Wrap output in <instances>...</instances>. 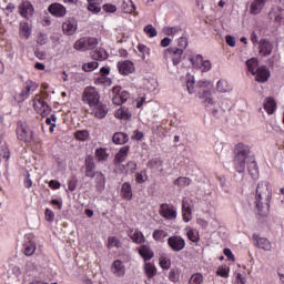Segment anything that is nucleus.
I'll list each match as a JSON object with an SVG mask.
<instances>
[{"instance_id": "obj_43", "label": "nucleus", "mask_w": 284, "mask_h": 284, "mask_svg": "<svg viewBox=\"0 0 284 284\" xmlns=\"http://www.w3.org/2000/svg\"><path fill=\"white\" fill-rule=\"evenodd\" d=\"M31 30H30V24L28 22L21 23L20 24V37L23 39H30Z\"/></svg>"}, {"instance_id": "obj_21", "label": "nucleus", "mask_w": 284, "mask_h": 284, "mask_svg": "<svg viewBox=\"0 0 284 284\" xmlns=\"http://www.w3.org/2000/svg\"><path fill=\"white\" fill-rule=\"evenodd\" d=\"M97 165L94 164V160L92 156L88 155L85 159V176L89 179H94L97 172H94Z\"/></svg>"}, {"instance_id": "obj_5", "label": "nucleus", "mask_w": 284, "mask_h": 284, "mask_svg": "<svg viewBox=\"0 0 284 284\" xmlns=\"http://www.w3.org/2000/svg\"><path fill=\"white\" fill-rule=\"evenodd\" d=\"M99 45V40L97 38H80L75 41L73 48L80 52H85L88 50H94Z\"/></svg>"}, {"instance_id": "obj_44", "label": "nucleus", "mask_w": 284, "mask_h": 284, "mask_svg": "<svg viewBox=\"0 0 284 284\" xmlns=\"http://www.w3.org/2000/svg\"><path fill=\"white\" fill-rule=\"evenodd\" d=\"M247 170L252 179H258V166L256 165V162H250L247 165Z\"/></svg>"}, {"instance_id": "obj_61", "label": "nucleus", "mask_w": 284, "mask_h": 284, "mask_svg": "<svg viewBox=\"0 0 284 284\" xmlns=\"http://www.w3.org/2000/svg\"><path fill=\"white\" fill-rule=\"evenodd\" d=\"M78 182L79 181L74 176L69 180L68 187H69L70 192H74L77 190Z\"/></svg>"}, {"instance_id": "obj_49", "label": "nucleus", "mask_w": 284, "mask_h": 284, "mask_svg": "<svg viewBox=\"0 0 284 284\" xmlns=\"http://www.w3.org/2000/svg\"><path fill=\"white\" fill-rule=\"evenodd\" d=\"M122 10L126 14H132V12H134V10H136V7L134 6V2H132V0H129L128 2H124L122 4Z\"/></svg>"}, {"instance_id": "obj_19", "label": "nucleus", "mask_w": 284, "mask_h": 284, "mask_svg": "<svg viewBox=\"0 0 284 284\" xmlns=\"http://www.w3.org/2000/svg\"><path fill=\"white\" fill-rule=\"evenodd\" d=\"M130 152V146L125 145L120 149V151L114 156V165L115 168H121V164L125 159H128V154Z\"/></svg>"}, {"instance_id": "obj_38", "label": "nucleus", "mask_w": 284, "mask_h": 284, "mask_svg": "<svg viewBox=\"0 0 284 284\" xmlns=\"http://www.w3.org/2000/svg\"><path fill=\"white\" fill-rule=\"evenodd\" d=\"M257 247L261 250H265V252H270L272 250V243L268 242L265 237H260L256 242Z\"/></svg>"}, {"instance_id": "obj_18", "label": "nucleus", "mask_w": 284, "mask_h": 284, "mask_svg": "<svg viewBox=\"0 0 284 284\" xmlns=\"http://www.w3.org/2000/svg\"><path fill=\"white\" fill-rule=\"evenodd\" d=\"M48 10L50 14L58 18H61L68 14V10L61 3H52L49 6Z\"/></svg>"}, {"instance_id": "obj_2", "label": "nucleus", "mask_w": 284, "mask_h": 284, "mask_svg": "<svg viewBox=\"0 0 284 284\" xmlns=\"http://www.w3.org/2000/svg\"><path fill=\"white\" fill-rule=\"evenodd\" d=\"M234 165L236 172H245V163L250 156V146L239 143L234 150Z\"/></svg>"}, {"instance_id": "obj_33", "label": "nucleus", "mask_w": 284, "mask_h": 284, "mask_svg": "<svg viewBox=\"0 0 284 284\" xmlns=\"http://www.w3.org/2000/svg\"><path fill=\"white\" fill-rule=\"evenodd\" d=\"M121 196L125 201H132V185L130 183H123L121 187Z\"/></svg>"}, {"instance_id": "obj_34", "label": "nucleus", "mask_w": 284, "mask_h": 284, "mask_svg": "<svg viewBox=\"0 0 284 284\" xmlns=\"http://www.w3.org/2000/svg\"><path fill=\"white\" fill-rule=\"evenodd\" d=\"M247 71L254 75H256L257 70L261 68L258 67V60L256 58H251L246 61Z\"/></svg>"}, {"instance_id": "obj_41", "label": "nucleus", "mask_w": 284, "mask_h": 284, "mask_svg": "<svg viewBox=\"0 0 284 284\" xmlns=\"http://www.w3.org/2000/svg\"><path fill=\"white\" fill-rule=\"evenodd\" d=\"M130 239H132L133 243H145V236H143V233L141 231H134L130 234Z\"/></svg>"}, {"instance_id": "obj_11", "label": "nucleus", "mask_w": 284, "mask_h": 284, "mask_svg": "<svg viewBox=\"0 0 284 284\" xmlns=\"http://www.w3.org/2000/svg\"><path fill=\"white\" fill-rule=\"evenodd\" d=\"M168 245L173 252H182L185 250V240L180 235H173L168 239Z\"/></svg>"}, {"instance_id": "obj_36", "label": "nucleus", "mask_w": 284, "mask_h": 284, "mask_svg": "<svg viewBox=\"0 0 284 284\" xmlns=\"http://www.w3.org/2000/svg\"><path fill=\"white\" fill-rule=\"evenodd\" d=\"M264 110L267 112V114L276 112V101H274L272 98H266L264 101Z\"/></svg>"}, {"instance_id": "obj_40", "label": "nucleus", "mask_w": 284, "mask_h": 284, "mask_svg": "<svg viewBox=\"0 0 284 284\" xmlns=\"http://www.w3.org/2000/svg\"><path fill=\"white\" fill-rule=\"evenodd\" d=\"M38 272V267L37 264H34L33 262H28L24 266V274H27L28 276H34Z\"/></svg>"}, {"instance_id": "obj_63", "label": "nucleus", "mask_w": 284, "mask_h": 284, "mask_svg": "<svg viewBox=\"0 0 284 284\" xmlns=\"http://www.w3.org/2000/svg\"><path fill=\"white\" fill-rule=\"evenodd\" d=\"M178 45H179V48H178V50H185V48H187V38H180L179 40H178Z\"/></svg>"}, {"instance_id": "obj_48", "label": "nucleus", "mask_w": 284, "mask_h": 284, "mask_svg": "<svg viewBox=\"0 0 284 284\" xmlns=\"http://www.w3.org/2000/svg\"><path fill=\"white\" fill-rule=\"evenodd\" d=\"M217 92H230L232 90L226 80H220L216 84Z\"/></svg>"}, {"instance_id": "obj_51", "label": "nucleus", "mask_w": 284, "mask_h": 284, "mask_svg": "<svg viewBox=\"0 0 284 284\" xmlns=\"http://www.w3.org/2000/svg\"><path fill=\"white\" fill-rule=\"evenodd\" d=\"M74 136L78 141H88V139H90V132H88V130L77 131Z\"/></svg>"}, {"instance_id": "obj_35", "label": "nucleus", "mask_w": 284, "mask_h": 284, "mask_svg": "<svg viewBox=\"0 0 284 284\" xmlns=\"http://www.w3.org/2000/svg\"><path fill=\"white\" fill-rule=\"evenodd\" d=\"M91 57L94 59V61H105V59H108V51H105L103 48H100L93 51Z\"/></svg>"}, {"instance_id": "obj_64", "label": "nucleus", "mask_w": 284, "mask_h": 284, "mask_svg": "<svg viewBox=\"0 0 284 284\" xmlns=\"http://www.w3.org/2000/svg\"><path fill=\"white\" fill-rule=\"evenodd\" d=\"M135 181H136V183H145L148 181V175H145V173H143V172L136 173Z\"/></svg>"}, {"instance_id": "obj_9", "label": "nucleus", "mask_w": 284, "mask_h": 284, "mask_svg": "<svg viewBox=\"0 0 284 284\" xmlns=\"http://www.w3.org/2000/svg\"><path fill=\"white\" fill-rule=\"evenodd\" d=\"M112 94L114 105H122V103H125L130 99V92L121 91V87H113Z\"/></svg>"}, {"instance_id": "obj_26", "label": "nucleus", "mask_w": 284, "mask_h": 284, "mask_svg": "<svg viewBox=\"0 0 284 284\" xmlns=\"http://www.w3.org/2000/svg\"><path fill=\"white\" fill-rule=\"evenodd\" d=\"M270 79V70H267L266 67H260L255 74V81H258V83H265Z\"/></svg>"}, {"instance_id": "obj_37", "label": "nucleus", "mask_w": 284, "mask_h": 284, "mask_svg": "<svg viewBox=\"0 0 284 284\" xmlns=\"http://www.w3.org/2000/svg\"><path fill=\"white\" fill-rule=\"evenodd\" d=\"M115 116L116 119H124L126 121L132 118V112H130V109L122 106L115 112Z\"/></svg>"}, {"instance_id": "obj_53", "label": "nucleus", "mask_w": 284, "mask_h": 284, "mask_svg": "<svg viewBox=\"0 0 284 284\" xmlns=\"http://www.w3.org/2000/svg\"><path fill=\"white\" fill-rule=\"evenodd\" d=\"M97 68H99V62L97 61L88 62L82 65V70L84 72H93V70H97Z\"/></svg>"}, {"instance_id": "obj_4", "label": "nucleus", "mask_w": 284, "mask_h": 284, "mask_svg": "<svg viewBox=\"0 0 284 284\" xmlns=\"http://www.w3.org/2000/svg\"><path fill=\"white\" fill-rule=\"evenodd\" d=\"M100 99L101 95H99V91H97V88L94 87H87L82 93V101L88 103L90 108L99 104Z\"/></svg>"}, {"instance_id": "obj_28", "label": "nucleus", "mask_w": 284, "mask_h": 284, "mask_svg": "<svg viewBox=\"0 0 284 284\" xmlns=\"http://www.w3.org/2000/svg\"><path fill=\"white\" fill-rule=\"evenodd\" d=\"M139 254L144 260V263H148V261H152V258H154V252L152 251V248H150V246L146 245H142L139 248Z\"/></svg>"}, {"instance_id": "obj_13", "label": "nucleus", "mask_w": 284, "mask_h": 284, "mask_svg": "<svg viewBox=\"0 0 284 284\" xmlns=\"http://www.w3.org/2000/svg\"><path fill=\"white\" fill-rule=\"evenodd\" d=\"M18 12L23 19H32L34 14V7L30 1H23L18 7Z\"/></svg>"}, {"instance_id": "obj_59", "label": "nucleus", "mask_w": 284, "mask_h": 284, "mask_svg": "<svg viewBox=\"0 0 284 284\" xmlns=\"http://www.w3.org/2000/svg\"><path fill=\"white\" fill-rule=\"evenodd\" d=\"M44 219L48 223H52V221H54V212L50 209H45Z\"/></svg>"}, {"instance_id": "obj_58", "label": "nucleus", "mask_w": 284, "mask_h": 284, "mask_svg": "<svg viewBox=\"0 0 284 284\" xmlns=\"http://www.w3.org/2000/svg\"><path fill=\"white\" fill-rule=\"evenodd\" d=\"M172 265V261H170L169 257H160V266L162 267V270H170Z\"/></svg>"}, {"instance_id": "obj_57", "label": "nucleus", "mask_w": 284, "mask_h": 284, "mask_svg": "<svg viewBox=\"0 0 284 284\" xmlns=\"http://www.w3.org/2000/svg\"><path fill=\"white\" fill-rule=\"evenodd\" d=\"M202 283H203V274L201 273H194L189 281V284H202Z\"/></svg>"}, {"instance_id": "obj_29", "label": "nucleus", "mask_w": 284, "mask_h": 284, "mask_svg": "<svg viewBox=\"0 0 284 284\" xmlns=\"http://www.w3.org/2000/svg\"><path fill=\"white\" fill-rule=\"evenodd\" d=\"M95 187L98 192H103L105 190V175L101 172H95Z\"/></svg>"}, {"instance_id": "obj_23", "label": "nucleus", "mask_w": 284, "mask_h": 284, "mask_svg": "<svg viewBox=\"0 0 284 284\" xmlns=\"http://www.w3.org/2000/svg\"><path fill=\"white\" fill-rule=\"evenodd\" d=\"M92 114H94V116H97V119H105L106 114H108V106L104 104H101L100 102H98L97 105L92 106Z\"/></svg>"}, {"instance_id": "obj_50", "label": "nucleus", "mask_w": 284, "mask_h": 284, "mask_svg": "<svg viewBox=\"0 0 284 284\" xmlns=\"http://www.w3.org/2000/svg\"><path fill=\"white\" fill-rule=\"evenodd\" d=\"M192 183V180L190 178H178L174 181V185H178V187H187Z\"/></svg>"}, {"instance_id": "obj_54", "label": "nucleus", "mask_w": 284, "mask_h": 284, "mask_svg": "<svg viewBox=\"0 0 284 284\" xmlns=\"http://www.w3.org/2000/svg\"><path fill=\"white\" fill-rule=\"evenodd\" d=\"M186 236L189 239V241H192V243H197L199 241V231L191 229L186 232Z\"/></svg>"}, {"instance_id": "obj_1", "label": "nucleus", "mask_w": 284, "mask_h": 284, "mask_svg": "<svg viewBox=\"0 0 284 284\" xmlns=\"http://www.w3.org/2000/svg\"><path fill=\"white\" fill-rule=\"evenodd\" d=\"M272 201V185L270 182H260L255 190V212L257 216H267L270 214V202Z\"/></svg>"}, {"instance_id": "obj_3", "label": "nucleus", "mask_w": 284, "mask_h": 284, "mask_svg": "<svg viewBox=\"0 0 284 284\" xmlns=\"http://www.w3.org/2000/svg\"><path fill=\"white\" fill-rule=\"evenodd\" d=\"M195 80H194V75L192 74H187L186 75V90L189 92V94H194V92H197L199 97H201V94H203V92H201V90H205V88H210V85H212V82L207 81V80H200L196 84Z\"/></svg>"}, {"instance_id": "obj_10", "label": "nucleus", "mask_w": 284, "mask_h": 284, "mask_svg": "<svg viewBox=\"0 0 284 284\" xmlns=\"http://www.w3.org/2000/svg\"><path fill=\"white\" fill-rule=\"evenodd\" d=\"M159 212L166 221H174L176 219V207L172 204H161Z\"/></svg>"}, {"instance_id": "obj_27", "label": "nucleus", "mask_w": 284, "mask_h": 284, "mask_svg": "<svg viewBox=\"0 0 284 284\" xmlns=\"http://www.w3.org/2000/svg\"><path fill=\"white\" fill-rule=\"evenodd\" d=\"M39 85L32 81H27V85L24 90L21 91L20 93V100L24 101V99H28L30 97V92H34Z\"/></svg>"}, {"instance_id": "obj_47", "label": "nucleus", "mask_w": 284, "mask_h": 284, "mask_svg": "<svg viewBox=\"0 0 284 284\" xmlns=\"http://www.w3.org/2000/svg\"><path fill=\"white\" fill-rule=\"evenodd\" d=\"M162 165L163 160H161L160 158H154L148 162V168H150V170H159V168H161Z\"/></svg>"}, {"instance_id": "obj_56", "label": "nucleus", "mask_w": 284, "mask_h": 284, "mask_svg": "<svg viewBox=\"0 0 284 284\" xmlns=\"http://www.w3.org/2000/svg\"><path fill=\"white\" fill-rule=\"evenodd\" d=\"M45 123L50 125L49 132H54V128H57V115L52 114L50 118H47Z\"/></svg>"}, {"instance_id": "obj_39", "label": "nucleus", "mask_w": 284, "mask_h": 284, "mask_svg": "<svg viewBox=\"0 0 284 284\" xmlns=\"http://www.w3.org/2000/svg\"><path fill=\"white\" fill-rule=\"evenodd\" d=\"M110 156V154H108V152L105 151V149H97L95 150V159L97 161H99L100 163H103L105 161H108V158Z\"/></svg>"}, {"instance_id": "obj_42", "label": "nucleus", "mask_w": 284, "mask_h": 284, "mask_svg": "<svg viewBox=\"0 0 284 284\" xmlns=\"http://www.w3.org/2000/svg\"><path fill=\"white\" fill-rule=\"evenodd\" d=\"M153 239L154 241H158L159 243H163L165 239H168V232L163 230H155L153 232Z\"/></svg>"}, {"instance_id": "obj_31", "label": "nucleus", "mask_w": 284, "mask_h": 284, "mask_svg": "<svg viewBox=\"0 0 284 284\" xmlns=\"http://www.w3.org/2000/svg\"><path fill=\"white\" fill-rule=\"evenodd\" d=\"M129 140L130 138L128 136V134L123 132H116L113 134L112 138V141L113 143H115V145H124V143H128Z\"/></svg>"}, {"instance_id": "obj_8", "label": "nucleus", "mask_w": 284, "mask_h": 284, "mask_svg": "<svg viewBox=\"0 0 284 284\" xmlns=\"http://www.w3.org/2000/svg\"><path fill=\"white\" fill-rule=\"evenodd\" d=\"M268 19H271L275 28H281V26H284V9L281 7L273 8L268 13Z\"/></svg>"}, {"instance_id": "obj_22", "label": "nucleus", "mask_w": 284, "mask_h": 284, "mask_svg": "<svg viewBox=\"0 0 284 284\" xmlns=\"http://www.w3.org/2000/svg\"><path fill=\"white\" fill-rule=\"evenodd\" d=\"M272 50H274V45L266 39L260 41V54L262 57H270L272 54Z\"/></svg>"}, {"instance_id": "obj_6", "label": "nucleus", "mask_w": 284, "mask_h": 284, "mask_svg": "<svg viewBox=\"0 0 284 284\" xmlns=\"http://www.w3.org/2000/svg\"><path fill=\"white\" fill-rule=\"evenodd\" d=\"M17 136L18 140L23 141V143H30L32 139H34V134L32 133V130H30V126L22 121L18 122Z\"/></svg>"}, {"instance_id": "obj_15", "label": "nucleus", "mask_w": 284, "mask_h": 284, "mask_svg": "<svg viewBox=\"0 0 284 284\" xmlns=\"http://www.w3.org/2000/svg\"><path fill=\"white\" fill-rule=\"evenodd\" d=\"M116 67L120 74H122L123 77H128V74H133V72H135L136 70L134 68V62L130 60L120 61L118 62Z\"/></svg>"}, {"instance_id": "obj_14", "label": "nucleus", "mask_w": 284, "mask_h": 284, "mask_svg": "<svg viewBox=\"0 0 284 284\" xmlns=\"http://www.w3.org/2000/svg\"><path fill=\"white\" fill-rule=\"evenodd\" d=\"M191 63L194 68H200L202 72H210L212 70V62L210 60H203V55L197 54L195 59H191Z\"/></svg>"}, {"instance_id": "obj_32", "label": "nucleus", "mask_w": 284, "mask_h": 284, "mask_svg": "<svg viewBox=\"0 0 284 284\" xmlns=\"http://www.w3.org/2000/svg\"><path fill=\"white\" fill-rule=\"evenodd\" d=\"M89 6L88 10L92 12L93 14H99L101 12V3H103V0H87Z\"/></svg>"}, {"instance_id": "obj_20", "label": "nucleus", "mask_w": 284, "mask_h": 284, "mask_svg": "<svg viewBox=\"0 0 284 284\" xmlns=\"http://www.w3.org/2000/svg\"><path fill=\"white\" fill-rule=\"evenodd\" d=\"M77 21L74 20H67L62 23V31L67 37H72L77 32Z\"/></svg>"}, {"instance_id": "obj_55", "label": "nucleus", "mask_w": 284, "mask_h": 284, "mask_svg": "<svg viewBox=\"0 0 284 284\" xmlns=\"http://www.w3.org/2000/svg\"><path fill=\"white\" fill-rule=\"evenodd\" d=\"M108 247L112 250V247H121V241L116 239V236H110L108 239Z\"/></svg>"}, {"instance_id": "obj_7", "label": "nucleus", "mask_w": 284, "mask_h": 284, "mask_svg": "<svg viewBox=\"0 0 284 284\" xmlns=\"http://www.w3.org/2000/svg\"><path fill=\"white\" fill-rule=\"evenodd\" d=\"M165 59H172L173 65H179L183 61V49L171 47L164 51Z\"/></svg>"}, {"instance_id": "obj_52", "label": "nucleus", "mask_w": 284, "mask_h": 284, "mask_svg": "<svg viewBox=\"0 0 284 284\" xmlns=\"http://www.w3.org/2000/svg\"><path fill=\"white\" fill-rule=\"evenodd\" d=\"M144 32L146 36H149L150 39H154L159 32L156 31V28L152 24H148L144 27Z\"/></svg>"}, {"instance_id": "obj_30", "label": "nucleus", "mask_w": 284, "mask_h": 284, "mask_svg": "<svg viewBox=\"0 0 284 284\" xmlns=\"http://www.w3.org/2000/svg\"><path fill=\"white\" fill-rule=\"evenodd\" d=\"M200 99L203 100V104L205 108H212L214 105V99H212V92L203 90L202 93H200Z\"/></svg>"}, {"instance_id": "obj_62", "label": "nucleus", "mask_w": 284, "mask_h": 284, "mask_svg": "<svg viewBox=\"0 0 284 284\" xmlns=\"http://www.w3.org/2000/svg\"><path fill=\"white\" fill-rule=\"evenodd\" d=\"M229 272H230V268H227V267H219L216 271V274L219 276H222L223 278H227Z\"/></svg>"}, {"instance_id": "obj_16", "label": "nucleus", "mask_w": 284, "mask_h": 284, "mask_svg": "<svg viewBox=\"0 0 284 284\" xmlns=\"http://www.w3.org/2000/svg\"><path fill=\"white\" fill-rule=\"evenodd\" d=\"M111 272L118 278L125 276V264L121 260H115L111 265Z\"/></svg>"}, {"instance_id": "obj_60", "label": "nucleus", "mask_w": 284, "mask_h": 284, "mask_svg": "<svg viewBox=\"0 0 284 284\" xmlns=\"http://www.w3.org/2000/svg\"><path fill=\"white\" fill-rule=\"evenodd\" d=\"M138 50L141 52L142 59H145V54L150 55V48L145 47V44H139Z\"/></svg>"}, {"instance_id": "obj_12", "label": "nucleus", "mask_w": 284, "mask_h": 284, "mask_svg": "<svg viewBox=\"0 0 284 284\" xmlns=\"http://www.w3.org/2000/svg\"><path fill=\"white\" fill-rule=\"evenodd\" d=\"M33 108L38 114H41L42 116H48L52 112L50 105H48V103H45V101H43L41 98L34 99Z\"/></svg>"}, {"instance_id": "obj_46", "label": "nucleus", "mask_w": 284, "mask_h": 284, "mask_svg": "<svg viewBox=\"0 0 284 284\" xmlns=\"http://www.w3.org/2000/svg\"><path fill=\"white\" fill-rule=\"evenodd\" d=\"M181 32V27H164L163 33L166 37H175V34H179Z\"/></svg>"}, {"instance_id": "obj_45", "label": "nucleus", "mask_w": 284, "mask_h": 284, "mask_svg": "<svg viewBox=\"0 0 284 284\" xmlns=\"http://www.w3.org/2000/svg\"><path fill=\"white\" fill-rule=\"evenodd\" d=\"M24 254L26 256H32L37 252V244L34 242H28L24 244Z\"/></svg>"}, {"instance_id": "obj_17", "label": "nucleus", "mask_w": 284, "mask_h": 284, "mask_svg": "<svg viewBox=\"0 0 284 284\" xmlns=\"http://www.w3.org/2000/svg\"><path fill=\"white\" fill-rule=\"evenodd\" d=\"M265 3H267V0H252L248 7L251 14H261L263 12V8H265Z\"/></svg>"}, {"instance_id": "obj_25", "label": "nucleus", "mask_w": 284, "mask_h": 284, "mask_svg": "<svg viewBox=\"0 0 284 284\" xmlns=\"http://www.w3.org/2000/svg\"><path fill=\"white\" fill-rule=\"evenodd\" d=\"M143 270L146 278H154V276H156L159 273L156 265H154L152 262H144Z\"/></svg>"}, {"instance_id": "obj_24", "label": "nucleus", "mask_w": 284, "mask_h": 284, "mask_svg": "<svg viewBox=\"0 0 284 284\" xmlns=\"http://www.w3.org/2000/svg\"><path fill=\"white\" fill-rule=\"evenodd\" d=\"M182 216L185 223L192 221V209L190 207V200L182 201Z\"/></svg>"}]
</instances>
